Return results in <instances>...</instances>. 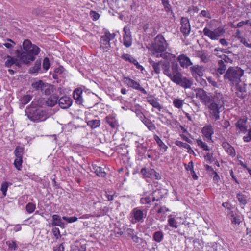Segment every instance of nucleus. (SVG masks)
<instances>
[{"instance_id": "1", "label": "nucleus", "mask_w": 251, "mask_h": 251, "mask_svg": "<svg viewBox=\"0 0 251 251\" xmlns=\"http://www.w3.org/2000/svg\"><path fill=\"white\" fill-rule=\"evenodd\" d=\"M169 78L174 83L185 89L190 88L192 84L191 81L189 78L183 76L177 63L172 62V73Z\"/></svg>"}, {"instance_id": "2", "label": "nucleus", "mask_w": 251, "mask_h": 251, "mask_svg": "<svg viewBox=\"0 0 251 251\" xmlns=\"http://www.w3.org/2000/svg\"><path fill=\"white\" fill-rule=\"evenodd\" d=\"M169 78L174 83L185 89L190 88L192 84L191 81L189 78L183 76L177 63L172 62V73Z\"/></svg>"}, {"instance_id": "3", "label": "nucleus", "mask_w": 251, "mask_h": 251, "mask_svg": "<svg viewBox=\"0 0 251 251\" xmlns=\"http://www.w3.org/2000/svg\"><path fill=\"white\" fill-rule=\"evenodd\" d=\"M204 105L207 107L211 116L218 120L220 118V113L224 107V102L218 97H212Z\"/></svg>"}, {"instance_id": "4", "label": "nucleus", "mask_w": 251, "mask_h": 251, "mask_svg": "<svg viewBox=\"0 0 251 251\" xmlns=\"http://www.w3.org/2000/svg\"><path fill=\"white\" fill-rule=\"evenodd\" d=\"M244 73V70L240 67H230L224 75V78L227 80L231 85H237L241 82Z\"/></svg>"}, {"instance_id": "5", "label": "nucleus", "mask_w": 251, "mask_h": 251, "mask_svg": "<svg viewBox=\"0 0 251 251\" xmlns=\"http://www.w3.org/2000/svg\"><path fill=\"white\" fill-rule=\"evenodd\" d=\"M151 66L153 68L152 74L154 73L156 75H159L161 72V69L163 70V74L170 77L172 73V64L171 66L169 62L164 61H159L158 62H153L151 63Z\"/></svg>"}, {"instance_id": "6", "label": "nucleus", "mask_w": 251, "mask_h": 251, "mask_svg": "<svg viewBox=\"0 0 251 251\" xmlns=\"http://www.w3.org/2000/svg\"><path fill=\"white\" fill-rule=\"evenodd\" d=\"M23 50L30 56V60L33 61L35 59V56L37 55L40 51V49L36 45L32 44L28 39L25 40L23 43Z\"/></svg>"}, {"instance_id": "7", "label": "nucleus", "mask_w": 251, "mask_h": 251, "mask_svg": "<svg viewBox=\"0 0 251 251\" xmlns=\"http://www.w3.org/2000/svg\"><path fill=\"white\" fill-rule=\"evenodd\" d=\"M115 36V33H110L106 30L104 32V35L100 37V48L103 52H107L110 50L111 48L110 42L114 40Z\"/></svg>"}, {"instance_id": "8", "label": "nucleus", "mask_w": 251, "mask_h": 251, "mask_svg": "<svg viewBox=\"0 0 251 251\" xmlns=\"http://www.w3.org/2000/svg\"><path fill=\"white\" fill-rule=\"evenodd\" d=\"M27 116L31 121L38 123L47 118V113L45 110L31 108L29 110Z\"/></svg>"}, {"instance_id": "9", "label": "nucleus", "mask_w": 251, "mask_h": 251, "mask_svg": "<svg viewBox=\"0 0 251 251\" xmlns=\"http://www.w3.org/2000/svg\"><path fill=\"white\" fill-rule=\"evenodd\" d=\"M155 43L153 45V54L164 52L167 49L168 44L164 36L158 35L154 39Z\"/></svg>"}, {"instance_id": "10", "label": "nucleus", "mask_w": 251, "mask_h": 251, "mask_svg": "<svg viewBox=\"0 0 251 251\" xmlns=\"http://www.w3.org/2000/svg\"><path fill=\"white\" fill-rule=\"evenodd\" d=\"M147 211L140 207L134 208L130 213V219L132 223L142 222L146 217Z\"/></svg>"}, {"instance_id": "11", "label": "nucleus", "mask_w": 251, "mask_h": 251, "mask_svg": "<svg viewBox=\"0 0 251 251\" xmlns=\"http://www.w3.org/2000/svg\"><path fill=\"white\" fill-rule=\"evenodd\" d=\"M203 32L205 36L208 37L211 40H217L219 37L225 33V30L222 27H219L213 31L205 27Z\"/></svg>"}, {"instance_id": "12", "label": "nucleus", "mask_w": 251, "mask_h": 251, "mask_svg": "<svg viewBox=\"0 0 251 251\" xmlns=\"http://www.w3.org/2000/svg\"><path fill=\"white\" fill-rule=\"evenodd\" d=\"M141 174L145 178L159 180L161 178L159 173L153 169L144 168L141 170Z\"/></svg>"}, {"instance_id": "13", "label": "nucleus", "mask_w": 251, "mask_h": 251, "mask_svg": "<svg viewBox=\"0 0 251 251\" xmlns=\"http://www.w3.org/2000/svg\"><path fill=\"white\" fill-rule=\"evenodd\" d=\"M248 117L246 116L241 117L235 123V126L239 132L245 134L248 131L247 125Z\"/></svg>"}, {"instance_id": "14", "label": "nucleus", "mask_w": 251, "mask_h": 251, "mask_svg": "<svg viewBox=\"0 0 251 251\" xmlns=\"http://www.w3.org/2000/svg\"><path fill=\"white\" fill-rule=\"evenodd\" d=\"M180 31L184 36L189 35L191 31V25L187 17H182L180 20Z\"/></svg>"}, {"instance_id": "15", "label": "nucleus", "mask_w": 251, "mask_h": 251, "mask_svg": "<svg viewBox=\"0 0 251 251\" xmlns=\"http://www.w3.org/2000/svg\"><path fill=\"white\" fill-rule=\"evenodd\" d=\"M94 204L98 205V208L93 212V215L90 214H84L80 217V219H89V218L93 216L99 217L104 215L105 212L104 210L102 208V207L101 202H94Z\"/></svg>"}, {"instance_id": "16", "label": "nucleus", "mask_w": 251, "mask_h": 251, "mask_svg": "<svg viewBox=\"0 0 251 251\" xmlns=\"http://www.w3.org/2000/svg\"><path fill=\"white\" fill-rule=\"evenodd\" d=\"M155 202L154 205L151 211L155 212L158 214H164L167 212L170 211L167 207L163 205V203L161 202L160 199H157Z\"/></svg>"}, {"instance_id": "17", "label": "nucleus", "mask_w": 251, "mask_h": 251, "mask_svg": "<svg viewBox=\"0 0 251 251\" xmlns=\"http://www.w3.org/2000/svg\"><path fill=\"white\" fill-rule=\"evenodd\" d=\"M196 97L199 99L201 101L204 105L212 97L208 96L207 92L201 88H197L196 89Z\"/></svg>"}, {"instance_id": "18", "label": "nucleus", "mask_w": 251, "mask_h": 251, "mask_svg": "<svg viewBox=\"0 0 251 251\" xmlns=\"http://www.w3.org/2000/svg\"><path fill=\"white\" fill-rule=\"evenodd\" d=\"M190 69L193 76L195 78L197 82H199L198 77L203 75V72L205 71L204 68L202 66L197 65L191 67Z\"/></svg>"}, {"instance_id": "19", "label": "nucleus", "mask_w": 251, "mask_h": 251, "mask_svg": "<svg viewBox=\"0 0 251 251\" xmlns=\"http://www.w3.org/2000/svg\"><path fill=\"white\" fill-rule=\"evenodd\" d=\"M201 133L204 138L208 141H212V137L214 133V129L211 125H206L201 129Z\"/></svg>"}, {"instance_id": "20", "label": "nucleus", "mask_w": 251, "mask_h": 251, "mask_svg": "<svg viewBox=\"0 0 251 251\" xmlns=\"http://www.w3.org/2000/svg\"><path fill=\"white\" fill-rule=\"evenodd\" d=\"M126 85L129 87L132 88L134 89L138 90L142 93L146 95L147 94V91L142 87L141 86L139 83L133 80L129 77H126Z\"/></svg>"}, {"instance_id": "21", "label": "nucleus", "mask_w": 251, "mask_h": 251, "mask_svg": "<svg viewBox=\"0 0 251 251\" xmlns=\"http://www.w3.org/2000/svg\"><path fill=\"white\" fill-rule=\"evenodd\" d=\"M177 60L180 66L183 68H187L193 64L190 59L184 54H181L178 56Z\"/></svg>"}, {"instance_id": "22", "label": "nucleus", "mask_w": 251, "mask_h": 251, "mask_svg": "<svg viewBox=\"0 0 251 251\" xmlns=\"http://www.w3.org/2000/svg\"><path fill=\"white\" fill-rule=\"evenodd\" d=\"M16 53L17 58L21 64H28L30 61H32L30 60V56L25 51H22L19 50H17Z\"/></svg>"}, {"instance_id": "23", "label": "nucleus", "mask_w": 251, "mask_h": 251, "mask_svg": "<svg viewBox=\"0 0 251 251\" xmlns=\"http://www.w3.org/2000/svg\"><path fill=\"white\" fill-rule=\"evenodd\" d=\"M72 100L68 96L62 97L58 100V104L59 106L62 109H67L72 104Z\"/></svg>"}, {"instance_id": "24", "label": "nucleus", "mask_w": 251, "mask_h": 251, "mask_svg": "<svg viewBox=\"0 0 251 251\" xmlns=\"http://www.w3.org/2000/svg\"><path fill=\"white\" fill-rule=\"evenodd\" d=\"M222 146L225 150V151L228 155L232 157H234L236 155V151L233 147L226 141L223 142Z\"/></svg>"}, {"instance_id": "25", "label": "nucleus", "mask_w": 251, "mask_h": 251, "mask_svg": "<svg viewBox=\"0 0 251 251\" xmlns=\"http://www.w3.org/2000/svg\"><path fill=\"white\" fill-rule=\"evenodd\" d=\"M153 138L158 145L160 151L162 154L164 153L167 151L168 147L163 142L157 134H154Z\"/></svg>"}, {"instance_id": "26", "label": "nucleus", "mask_w": 251, "mask_h": 251, "mask_svg": "<svg viewBox=\"0 0 251 251\" xmlns=\"http://www.w3.org/2000/svg\"><path fill=\"white\" fill-rule=\"evenodd\" d=\"M83 91L81 88H76L73 92V97L77 104L81 105L83 103V99L82 97Z\"/></svg>"}, {"instance_id": "27", "label": "nucleus", "mask_w": 251, "mask_h": 251, "mask_svg": "<svg viewBox=\"0 0 251 251\" xmlns=\"http://www.w3.org/2000/svg\"><path fill=\"white\" fill-rule=\"evenodd\" d=\"M147 100L148 102L153 108L157 109L159 111H161L162 107L156 98L152 96H150L147 98Z\"/></svg>"}, {"instance_id": "28", "label": "nucleus", "mask_w": 251, "mask_h": 251, "mask_svg": "<svg viewBox=\"0 0 251 251\" xmlns=\"http://www.w3.org/2000/svg\"><path fill=\"white\" fill-rule=\"evenodd\" d=\"M106 123L113 129L116 128L118 126V123L115 116L109 115L105 118Z\"/></svg>"}, {"instance_id": "29", "label": "nucleus", "mask_w": 251, "mask_h": 251, "mask_svg": "<svg viewBox=\"0 0 251 251\" xmlns=\"http://www.w3.org/2000/svg\"><path fill=\"white\" fill-rule=\"evenodd\" d=\"M7 60L5 62V65L7 67H11L13 64H15L18 67L21 66V63L18 61L17 58H14L10 55L6 57Z\"/></svg>"}, {"instance_id": "30", "label": "nucleus", "mask_w": 251, "mask_h": 251, "mask_svg": "<svg viewBox=\"0 0 251 251\" xmlns=\"http://www.w3.org/2000/svg\"><path fill=\"white\" fill-rule=\"evenodd\" d=\"M59 97L57 95L53 94L50 96L46 100V105L50 107H53L58 101Z\"/></svg>"}, {"instance_id": "31", "label": "nucleus", "mask_w": 251, "mask_h": 251, "mask_svg": "<svg viewBox=\"0 0 251 251\" xmlns=\"http://www.w3.org/2000/svg\"><path fill=\"white\" fill-rule=\"evenodd\" d=\"M46 104V100L45 99L41 98L37 100L34 99L31 102V105L33 108H42Z\"/></svg>"}, {"instance_id": "32", "label": "nucleus", "mask_w": 251, "mask_h": 251, "mask_svg": "<svg viewBox=\"0 0 251 251\" xmlns=\"http://www.w3.org/2000/svg\"><path fill=\"white\" fill-rule=\"evenodd\" d=\"M46 83H47L44 82L42 80H39L33 82L31 84V86L34 90L43 92V88Z\"/></svg>"}, {"instance_id": "33", "label": "nucleus", "mask_w": 251, "mask_h": 251, "mask_svg": "<svg viewBox=\"0 0 251 251\" xmlns=\"http://www.w3.org/2000/svg\"><path fill=\"white\" fill-rule=\"evenodd\" d=\"M155 55L156 57H162L165 60L170 61L175 59L176 58V55L168 52L157 53Z\"/></svg>"}, {"instance_id": "34", "label": "nucleus", "mask_w": 251, "mask_h": 251, "mask_svg": "<svg viewBox=\"0 0 251 251\" xmlns=\"http://www.w3.org/2000/svg\"><path fill=\"white\" fill-rule=\"evenodd\" d=\"M229 215L230 216V220L232 224L239 225L241 222V217L238 214H234L232 211H230Z\"/></svg>"}, {"instance_id": "35", "label": "nucleus", "mask_w": 251, "mask_h": 251, "mask_svg": "<svg viewBox=\"0 0 251 251\" xmlns=\"http://www.w3.org/2000/svg\"><path fill=\"white\" fill-rule=\"evenodd\" d=\"M142 122L147 126L149 130L151 131H154L156 129L154 124H153L151 120L147 118H144V120H143Z\"/></svg>"}, {"instance_id": "36", "label": "nucleus", "mask_w": 251, "mask_h": 251, "mask_svg": "<svg viewBox=\"0 0 251 251\" xmlns=\"http://www.w3.org/2000/svg\"><path fill=\"white\" fill-rule=\"evenodd\" d=\"M41 67V60H37L33 67H31L29 69L30 74H35L38 72L40 70Z\"/></svg>"}, {"instance_id": "37", "label": "nucleus", "mask_w": 251, "mask_h": 251, "mask_svg": "<svg viewBox=\"0 0 251 251\" xmlns=\"http://www.w3.org/2000/svg\"><path fill=\"white\" fill-rule=\"evenodd\" d=\"M196 143L197 145L203 151H209L210 148L207 145L206 143H205L201 137H199L196 140Z\"/></svg>"}, {"instance_id": "38", "label": "nucleus", "mask_w": 251, "mask_h": 251, "mask_svg": "<svg viewBox=\"0 0 251 251\" xmlns=\"http://www.w3.org/2000/svg\"><path fill=\"white\" fill-rule=\"evenodd\" d=\"M218 65L217 73L220 75L224 74L226 69V65L224 63V61L223 60H219L218 62Z\"/></svg>"}, {"instance_id": "39", "label": "nucleus", "mask_w": 251, "mask_h": 251, "mask_svg": "<svg viewBox=\"0 0 251 251\" xmlns=\"http://www.w3.org/2000/svg\"><path fill=\"white\" fill-rule=\"evenodd\" d=\"M93 169L96 174L99 176L104 177L106 175V173L103 170V169L100 167L96 165H93Z\"/></svg>"}, {"instance_id": "40", "label": "nucleus", "mask_w": 251, "mask_h": 251, "mask_svg": "<svg viewBox=\"0 0 251 251\" xmlns=\"http://www.w3.org/2000/svg\"><path fill=\"white\" fill-rule=\"evenodd\" d=\"M14 153L16 158H23L24 153V148L20 146H17Z\"/></svg>"}, {"instance_id": "41", "label": "nucleus", "mask_w": 251, "mask_h": 251, "mask_svg": "<svg viewBox=\"0 0 251 251\" xmlns=\"http://www.w3.org/2000/svg\"><path fill=\"white\" fill-rule=\"evenodd\" d=\"M164 237V235L161 231H157L154 233L153 235V240L157 243L161 242Z\"/></svg>"}, {"instance_id": "42", "label": "nucleus", "mask_w": 251, "mask_h": 251, "mask_svg": "<svg viewBox=\"0 0 251 251\" xmlns=\"http://www.w3.org/2000/svg\"><path fill=\"white\" fill-rule=\"evenodd\" d=\"M63 224L61 219L58 215L54 214L52 216V222L51 225L52 226H61Z\"/></svg>"}, {"instance_id": "43", "label": "nucleus", "mask_w": 251, "mask_h": 251, "mask_svg": "<svg viewBox=\"0 0 251 251\" xmlns=\"http://www.w3.org/2000/svg\"><path fill=\"white\" fill-rule=\"evenodd\" d=\"M173 104L175 108L181 109L184 104V100L179 98H175L173 101Z\"/></svg>"}, {"instance_id": "44", "label": "nucleus", "mask_w": 251, "mask_h": 251, "mask_svg": "<svg viewBox=\"0 0 251 251\" xmlns=\"http://www.w3.org/2000/svg\"><path fill=\"white\" fill-rule=\"evenodd\" d=\"M87 125L92 129L96 128L100 125V120H92L87 122Z\"/></svg>"}, {"instance_id": "45", "label": "nucleus", "mask_w": 251, "mask_h": 251, "mask_svg": "<svg viewBox=\"0 0 251 251\" xmlns=\"http://www.w3.org/2000/svg\"><path fill=\"white\" fill-rule=\"evenodd\" d=\"M147 150V147L143 144L138 145L136 149V152L140 156H142L146 153Z\"/></svg>"}, {"instance_id": "46", "label": "nucleus", "mask_w": 251, "mask_h": 251, "mask_svg": "<svg viewBox=\"0 0 251 251\" xmlns=\"http://www.w3.org/2000/svg\"><path fill=\"white\" fill-rule=\"evenodd\" d=\"M53 86L47 83L43 88V92L45 95L49 96L53 92Z\"/></svg>"}, {"instance_id": "47", "label": "nucleus", "mask_w": 251, "mask_h": 251, "mask_svg": "<svg viewBox=\"0 0 251 251\" xmlns=\"http://www.w3.org/2000/svg\"><path fill=\"white\" fill-rule=\"evenodd\" d=\"M154 193H153V194L150 195V196H148V197H146L144 199H142V200L144 201H143V203H145L146 204H149L151 202H155L157 199H155V197L154 196Z\"/></svg>"}, {"instance_id": "48", "label": "nucleus", "mask_w": 251, "mask_h": 251, "mask_svg": "<svg viewBox=\"0 0 251 251\" xmlns=\"http://www.w3.org/2000/svg\"><path fill=\"white\" fill-rule=\"evenodd\" d=\"M168 223L169 226L171 227H173L176 229L178 227L177 222L176 221L174 218L171 217V215H170L168 219Z\"/></svg>"}, {"instance_id": "49", "label": "nucleus", "mask_w": 251, "mask_h": 251, "mask_svg": "<svg viewBox=\"0 0 251 251\" xmlns=\"http://www.w3.org/2000/svg\"><path fill=\"white\" fill-rule=\"evenodd\" d=\"M9 186V184L7 181H4L2 183L0 188V190L1 191L3 195V197H5L7 195V191L8 190V188Z\"/></svg>"}, {"instance_id": "50", "label": "nucleus", "mask_w": 251, "mask_h": 251, "mask_svg": "<svg viewBox=\"0 0 251 251\" xmlns=\"http://www.w3.org/2000/svg\"><path fill=\"white\" fill-rule=\"evenodd\" d=\"M35 209L36 205L32 202H29L26 205L25 209L26 212L29 214L33 213Z\"/></svg>"}, {"instance_id": "51", "label": "nucleus", "mask_w": 251, "mask_h": 251, "mask_svg": "<svg viewBox=\"0 0 251 251\" xmlns=\"http://www.w3.org/2000/svg\"><path fill=\"white\" fill-rule=\"evenodd\" d=\"M236 198L238 199L239 202L245 205L247 204V200L246 195L242 193H238L236 196Z\"/></svg>"}, {"instance_id": "52", "label": "nucleus", "mask_w": 251, "mask_h": 251, "mask_svg": "<svg viewBox=\"0 0 251 251\" xmlns=\"http://www.w3.org/2000/svg\"><path fill=\"white\" fill-rule=\"evenodd\" d=\"M23 162V158H16L14 161V165L18 170L20 171L22 167Z\"/></svg>"}, {"instance_id": "53", "label": "nucleus", "mask_w": 251, "mask_h": 251, "mask_svg": "<svg viewBox=\"0 0 251 251\" xmlns=\"http://www.w3.org/2000/svg\"><path fill=\"white\" fill-rule=\"evenodd\" d=\"M43 68L45 71H47L49 70V69L50 67V61L49 58L48 57H45L43 59Z\"/></svg>"}, {"instance_id": "54", "label": "nucleus", "mask_w": 251, "mask_h": 251, "mask_svg": "<svg viewBox=\"0 0 251 251\" xmlns=\"http://www.w3.org/2000/svg\"><path fill=\"white\" fill-rule=\"evenodd\" d=\"M32 96L30 95H26L24 96L21 99V102L23 104L25 105L27 104L32 99Z\"/></svg>"}, {"instance_id": "55", "label": "nucleus", "mask_w": 251, "mask_h": 251, "mask_svg": "<svg viewBox=\"0 0 251 251\" xmlns=\"http://www.w3.org/2000/svg\"><path fill=\"white\" fill-rule=\"evenodd\" d=\"M6 244L8 246V249L11 251H15L17 248L16 242L14 241H8L6 242Z\"/></svg>"}, {"instance_id": "56", "label": "nucleus", "mask_w": 251, "mask_h": 251, "mask_svg": "<svg viewBox=\"0 0 251 251\" xmlns=\"http://www.w3.org/2000/svg\"><path fill=\"white\" fill-rule=\"evenodd\" d=\"M165 11L167 12L171 10V6L168 0H161Z\"/></svg>"}, {"instance_id": "57", "label": "nucleus", "mask_w": 251, "mask_h": 251, "mask_svg": "<svg viewBox=\"0 0 251 251\" xmlns=\"http://www.w3.org/2000/svg\"><path fill=\"white\" fill-rule=\"evenodd\" d=\"M121 157L122 158H120V163L122 167L120 168H119L118 170V172L119 173L124 170V169L126 166V161L124 160L125 155L123 154H121Z\"/></svg>"}, {"instance_id": "58", "label": "nucleus", "mask_w": 251, "mask_h": 251, "mask_svg": "<svg viewBox=\"0 0 251 251\" xmlns=\"http://www.w3.org/2000/svg\"><path fill=\"white\" fill-rule=\"evenodd\" d=\"M90 16L93 21H97L100 18V14L95 11L91 10L89 13Z\"/></svg>"}, {"instance_id": "59", "label": "nucleus", "mask_w": 251, "mask_h": 251, "mask_svg": "<svg viewBox=\"0 0 251 251\" xmlns=\"http://www.w3.org/2000/svg\"><path fill=\"white\" fill-rule=\"evenodd\" d=\"M62 219L65 221L69 223H72L75 222L77 221L78 218L75 216H73L71 217H67L66 216H63Z\"/></svg>"}, {"instance_id": "60", "label": "nucleus", "mask_w": 251, "mask_h": 251, "mask_svg": "<svg viewBox=\"0 0 251 251\" xmlns=\"http://www.w3.org/2000/svg\"><path fill=\"white\" fill-rule=\"evenodd\" d=\"M175 144L176 146H177L180 148H183L185 149L188 148V146L190 145L188 144L187 143H184V142L179 141V140H176L175 142Z\"/></svg>"}, {"instance_id": "61", "label": "nucleus", "mask_w": 251, "mask_h": 251, "mask_svg": "<svg viewBox=\"0 0 251 251\" xmlns=\"http://www.w3.org/2000/svg\"><path fill=\"white\" fill-rule=\"evenodd\" d=\"M245 142H251V127L248 130V134L243 138Z\"/></svg>"}, {"instance_id": "62", "label": "nucleus", "mask_w": 251, "mask_h": 251, "mask_svg": "<svg viewBox=\"0 0 251 251\" xmlns=\"http://www.w3.org/2000/svg\"><path fill=\"white\" fill-rule=\"evenodd\" d=\"M52 231L53 236L56 238V239H58L61 237L60 230L58 228H57V227L53 228L52 229Z\"/></svg>"}, {"instance_id": "63", "label": "nucleus", "mask_w": 251, "mask_h": 251, "mask_svg": "<svg viewBox=\"0 0 251 251\" xmlns=\"http://www.w3.org/2000/svg\"><path fill=\"white\" fill-rule=\"evenodd\" d=\"M204 168L206 171L208 172L209 175L211 176L213 175L214 172H216L214 170L213 168L211 166L208 165H205Z\"/></svg>"}, {"instance_id": "64", "label": "nucleus", "mask_w": 251, "mask_h": 251, "mask_svg": "<svg viewBox=\"0 0 251 251\" xmlns=\"http://www.w3.org/2000/svg\"><path fill=\"white\" fill-rule=\"evenodd\" d=\"M64 244L61 243L58 246L53 247V251H64Z\"/></svg>"}]
</instances>
